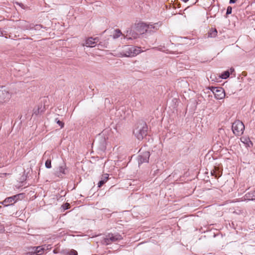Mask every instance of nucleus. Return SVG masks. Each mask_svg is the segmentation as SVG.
<instances>
[{"mask_svg": "<svg viewBox=\"0 0 255 255\" xmlns=\"http://www.w3.org/2000/svg\"><path fill=\"white\" fill-rule=\"evenodd\" d=\"M109 179V174H105L102 175L101 177V180L98 183V187H101L103 185H104L108 180Z\"/></svg>", "mask_w": 255, "mask_h": 255, "instance_id": "obj_13", "label": "nucleus"}, {"mask_svg": "<svg viewBox=\"0 0 255 255\" xmlns=\"http://www.w3.org/2000/svg\"><path fill=\"white\" fill-rule=\"evenodd\" d=\"M249 197H252L251 200H255V191L252 192L251 193H249Z\"/></svg>", "mask_w": 255, "mask_h": 255, "instance_id": "obj_22", "label": "nucleus"}, {"mask_svg": "<svg viewBox=\"0 0 255 255\" xmlns=\"http://www.w3.org/2000/svg\"><path fill=\"white\" fill-rule=\"evenodd\" d=\"M217 30L216 28L212 29L209 33V36L211 37H215L217 35Z\"/></svg>", "mask_w": 255, "mask_h": 255, "instance_id": "obj_17", "label": "nucleus"}, {"mask_svg": "<svg viewBox=\"0 0 255 255\" xmlns=\"http://www.w3.org/2000/svg\"><path fill=\"white\" fill-rule=\"evenodd\" d=\"M45 167L47 168H50L51 167V160L47 159L45 162Z\"/></svg>", "mask_w": 255, "mask_h": 255, "instance_id": "obj_20", "label": "nucleus"}, {"mask_svg": "<svg viewBox=\"0 0 255 255\" xmlns=\"http://www.w3.org/2000/svg\"><path fill=\"white\" fill-rule=\"evenodd\" d=\"M4 231V227L2 225H0V233H2Z\"/></svg>", "mask_w": 255, "mask_h": 255, "instance_id": "obj_25", "label": "nucleus"}, {"mask_svg": "<svg viewBox=\"0 0 255 255\" xmlns=\"http://www.w3.org/2000/svg\"><path fill=\"white\" fill-rule=\"evenodd\" d=\"M98 41V38L97 37H89L85 40V42L83 44V46L89 47H94Z\"/></svg>", "mask_w": 255, "mask_h": 255, "instance_id": "obj_11", "label": "nucleus"}, {"mask_svg": "<svg viewBox=\"0 0 255 255\" xmlns=\"http://www.w3.org/2000/svg\"><path fill=\"white\" fill-rule=\"evenodd\" d=\"M138 32L135 29H128L127 30L126 34H124V38L127 39H134L138 37Z\"/></svg>", "mask_w": 255, "mask_h": 255, "instance_id": "obj_8", "label": "nucleus"}, {"mask_svg": "<svg viewBox=\"0 0 255 255\" xmlns=\"http://www.w3.org/2000/svg\"><path fill=\"white\" fill-rule=\"evenodd\" d=\"M55 121L57 124H58L60 126L61 128H62L64 127V123L60 121L57 118L55 120Z\"/></svg>", "mask_w": 255, "mask_h": 255, "instance_id": "obj_19", "label": "nucleus"}, {"mask_svg": "<svg viewBox=\"0 0 255 255\" xmlns=\"http://www.w3.org/2000/svg\"><path fill=\"white\" fill-rule=\"evenodd\" d=\"M53 252H54V253H56V251H55V250H54Z\"/></svg>", "mask_w": 255, "mask_h": 255, "instance_id": "obj_31", "label": "nucleus"}, {"mask_svg": "<svg viewBox=\"0 0 255 255\" xmlns=\"http://www.w3.org/2000/svg\"><path fill=\"white\" fill-rule=\"evenodd\" d=\"M68 172V169L65 163H63L61 165H59L57 168L55 172V175L58 177H62L63 175H65Z\"/></svg>", "mask_w": 255, "mask_h": 255, "instance_id": "obj_10", "label": "nucleus"}, {"mask_svg": "<svg viewBox=\"0 0 255 255\" xmlns=\"http://www.w3.org/2000/svg\"><path fill=\"white\" fill-rule=\"evenodd\" d=\"M69 206V205L68 204H65L64 206H63V208H64V209H68V207Z\"/></svg>", "mask_w": 255, "mask_h": 255, "instance_id": "obj_26", "label": "nucleus"}, {"mask_svg": "<svg viewBox=\"0 0 255 255\" xmlns=\"http://www.w3.org/2000/svg\"><path fill=\"white\" fill-rule=\"evenodd\" d=\"M184 2H187L188 0H182Z\"/></svg>", "mask_w": 255, "mask_h": 255, "instance_id": "obj_29", "label": "nucleus"}, {"mask_svg": "<svg viewBox=\"0 0 255 255\" xmlns=\"http://www.w3.org/2000/svg\"><path fill=\"white\" fill-rule=\"evenodd\" d=\"M141 52L140 47L125 46L124 49L121 52L123 57H134Z\"/></svg>", "mask_w": 255, "mask_h": 255, "instance_id": "obj_3", "label": "nucleus"}, {"mask_svg": "<svg viewBox=\"0 0 255 255\" xmlns=\"http://www.w3.org/2000/svg\"><path fill=\"white\" fill-rule=\"evenodd\" d=\"M78 255V253H77V251H76L74 250L70 251V252L69 253V255Z\"/></svg>", "mask_w": 255, "mask_h": 255, "instance_id": "obj_24", "label": "nucleus"}, {"mask_svg": "<svg viewBox=\"0 0 255 255\" xmlns=\"http://www.w3.org/2000/svg\"><path fill=\"white\" fill-rule=\"evenodd\" d=\"M24 29L26 30H32L33 29V24L28 23L27 22H24V24L23 25Z\"/></svg>", "mask_w": 255, "mask_h": 255, "instance_id": "obj_16", "label": "nucleus"}, {"mask_svg": "<svg viewBox=\"0 0 255 255\" xmlns=\"http://www.w3.org/2000/svg\"><path fill=\"white\" fill-rule=\"evenodd\" d=\"M122 239V237L119 234H109L106 236L103 243L106 245H109L112 243H114Z\"/></svg>", "mask_w": 255, "mask_h": 255, "instance_id": "obj_5", "label": "nucleus"}, {"mask_svg": "<svg viewBox=\"0 0 255 255\" xmlns=\"http://www.w3.org/2000/svg\"><path fill=\"white\" fill-rule=\"evenodd\" d=\"M232 8L231 6H229L228 7H227V12H226V14H230L232 13Z\"/></svg>", "mask_w": 255, "mask_h": 255, "instance_id": "obj_23", "label": "nucleus"}, {"mask_svg": "<svg viewBox=\"0 0 255 255\" xmlns=\"http://www.w3.org/2000/svg\"><path fill=\"white\" fill-rule=\"evenodd\" d=\"M231 71H234V69H231Z\"/></svg>", "mask_w": 255, "mask_h": 255, "instance_id": "obj_30", "label": "nucleus"}, {"mask_svg": "<svg viewBox=\"0 0 255 255\" xmlns=\"http://www.w3.org/2000/svg\"><path fill=\"white\" fill-rule=\"evenodd\" d=\"M11 98V94L8 91L0 87V104L8 102Z\"/></svg>", "mask_w": 255, "mask_h": 255, "instance_id": "obj_7", "label": "nucleus"}, {"mask_svg": "<svg viewBox=\"0 0 255 255\" xmlns=\"http://www.w3.org/2000/svg\"><path fill=\"white\" fill-rule=\"evenodd\" d=\"M245 129L244 124L239 120L236 121L232 125V130L233 133L238 136L241 135Z\"/></svg>", "mask_w": 255, "mask_h": 255, "instance_id": "obj_4", "label": "nucleus"}, {"mask_svg": "<svg viewBox=\"0 0 255 255\" xmlns=\"http://www.w3.org/2000/svg\"><path fill=\"white\" fill-rule=\"evenodd\" d=\"M212 92L215 98L218 100L223 99L225 97V91L222 88H213Z\"/></svg>", "mask_w": 255, "mask_h": 255, "instance_id": "obj_9", "label": "nucleus"}, {"mask_svg": "<svg viewBox=\"0 0 255 255\" xmlns=\"http://www.w3.org/2000/svg\"><path fill=\"white\" fill-rule=\"evenodd\" d=\"M237 0H230V3H234Z\"/></svg>", "mask_w": 255, "mask_h": 255, "instance_id": "obj_27", "label": "nucleus"}, {"mask_svg": "<svg viewBox=\"0 0 255 255\" xmlns=\"http://www.w3.org/2000/svg\"><path fill=\"white\" fill-rule=\"evenodd\" d=\"M150 156V154L148 151H145L143 152L141 155L139 156L138 158V163L139 164L144 163L148 162L149 160V158Z\"/></svg>", "mask_w": 255, "mask_h": 255, "instance_id": "obj_12", "label": "nucleus"}, {"mask_svg": "<svg viewBox=\"0 0 255 255\" xmlns=\"http://www.w3.org/2000/svg\"><path fill=\"white\" fill-rule=\"evenodd\" d=\"M48 248L45 247V249L44 250H48L49 249H51V245H48Z\"/></svg>", "mask_w": 255, "mask_h": 255, "instance_id": "obj_28", "label": "nucleus"}, {"mask_svg": "<svg viewBox=\"0 0 255 255\" xmlns=\"http://www.w3.org/2000/svg\"><path fill=\"white\" fill-rule=\"evenodd\" d=\"M122 35V33L121 31L119 29H117L114 31V33L113 35V38L116 39Z\"/></svg>", "mask_w": 255, "mask_h": 255, "instance_id": "obj_15", "label": "nucleus"}, {"mask_svg": "<svg viewBox=\"0 0 255 255\" xmlns=\"http://www.w3.org/2000/svg\"><path fill=\"white\" fill-rule=\"evenodd\" d=\"M48 246H46V245H43L42 246H39L34 248V253L36 254L37 255H40L42 254V252L45 249V247L48 248Z\"/></svg>", "mask_w": 255, "mask_h": 255, "instance_id": "obj_14", "label": "nucleus"}, {"mask_svg": "<svg viewBox=\"0 0 255 255\" xmlns=\"http://www.w3.org/2000/svg\"><path fill=\"white\" fill-rule=\"evenodd\" d=\"M22 194H18L5 199L4 201L0 202V204H2L4 206L12 205L14 203L18 201L19 197L22 196Z\"/></svg>", "mask_w": 255, "mask_h": 255, "instance_id": "obj_6", "label": "nucleus"}, {"mask_svg": "<svg viewBox=\"0 0 255 255\" xmlns=\"http://www.w3.org/2000/svg\"><path fill=\"white\" fill-rule=\"evenodd\" d=\"M230 76V73L228 71H225L223 74L220 76V78L222 79H227Z\"/></svg>", "mask_w": 255, "mask_h": 255, "instance_id": "obj_18", "label": "nucleus"}, {"mask_svg": "<svg viewBox=\"0 0 255 255\" xmlns=\"http://www.w3.org/2000/svg\"><path fill=\"white\" fill-rule=\"evenodd\" d=\"M147 126L144 121L138 122L133 130L134 136L139 140L142 139L147 133Z\"/></svg>", "mask_w": 255, "mask_h": 255, "instance_id": "obj_1", "label": "nucleus"}, {"mask_svg": "<svg viewBox=\"0 0 255 255\" xmlns=\"http://www.w3.org/2000/svg\"><path fill=\"white\" fill-rule=\"evenodd\" d=\"M161 26V23H156L153 24H147L145 23H139L136 26V30L139 34H142L145 32L153 31L152 29L157 30Z\"/></svg>", "mask_w": 255, "mask_h": 255, "instance_id": "obj_2", "label": "nucleus"}, {"mask_svg": "<svg viewBox=\"0 0 255 255\" xmlns=\"http://www.w3.org/2000/svg\"><path fill=\"white\" fill-rule=\"evenodd\" d=\"M42 28H43V26L40 24L33 25V29L35 30H40Z\"/></svg>", "mask_w": 255, "mask_h": 255, "instance_id": "obj_21", "label": "nucleus"}]
</instances>
